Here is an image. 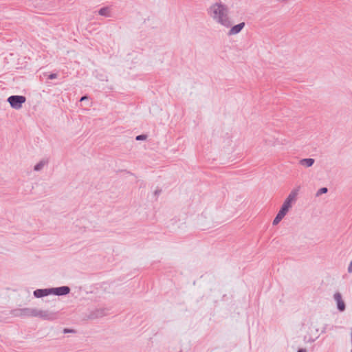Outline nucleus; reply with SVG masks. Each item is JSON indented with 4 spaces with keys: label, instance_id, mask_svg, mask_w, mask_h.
Here are the masks:
<instances>
[{
    "label": "nucleus",
    "instance_id": "obj_1",
    "mask_svg": "<svg viewBox=\"0 0 352 352\" xmlns=\"http://www.w3.org/2000/svg\"><path fill=\"white\" fill-rule=\"evenodd\" d=\"M210 17L217 24L228 28L232 25L230 9L221 1L212 3L208 9Z\"/></svg>",
    "mask_w": 352,
    "mask_h": 352
},
{
    "label": "nucleus",
    "instance_id": "obj_2",
    "mask_svg": "<svg viewBox=\"0 0 352 352\" xmlns=\"http://www.w3.org/2000/svg\"><path fill=\"white\" fill-rule=\"evenodd\" d=\"M16 316L38 317L43 320H53L56 319V314L47 310H41L36 308H24L17 311Z\"/></svg>",
    "mask_w": 352,
    "mask_h": 352
},
{
    "label": "nucleus",
    "instance_id": "obj_3",
    "mask_svg": "<svg viewBox=\"0 0 352 352\" xmlns=\"http://www.w3.org/2000/svg\"><path fill=\"white\" fill-rule=\"evenodd\" d=\"M25 100V97L23 96H11L8 98V102L10 106L15 109H21Z\"/></svg>",
    "mask_w": 352,
    "mask_h": 352
},
{
    "label": "nucleus",
    "instance_id": "obj_4",
    "mask_svg": "<svg viewBox=\"0 0 352 352\" xmlns=\"http://www.w3.org/2000/svg\"><path fill=\"white\" fill-rule=\"evenodd\" d=\"M299 187L294 188L288 195L283 204L288 206L292 208L293 204H294L297 199V196L299 192Z\"/></svg>",
    "mask_w": 352,
    "mask_h": 352
},
{
    "label": "nucleus",
    "instance_id": "obj_5",
    "mask_svg": "<svg viewBox=\"0 0 352 352\" xmlns=\"http://www.w3.org/2000/svg\"><path fill=\"white\" fill-rule=\"evenodd\" d=\"M299 187L294 188L288 195L283 204L288 206L292 208L293 204H294L297 199V196L299 192Z\"/></svg>",
    "mask_w": 352,
    "mask_h": 352
},
{
    "label": "nucleus",
    "instance_id": "obj_6",
    "mask_svg": "<svg viewBox=\"0 0 352 352\" xmlns=\"http://www.w3.org/2000/svg\"><path fill=\"white\" fill-rule=\"evenodd\" d=\"M291 209L290 207L288 206H286L285 204H283L280 210L278 211V214H276V217L273 220V225L276 226L279 223V222L285 217V216L287 214L289 210Z\"/></svg>",
    "mask_w": 352,
    "mask_h": 352
},
{
    "label": "nucleus",
    "instance_id": "obj_7",
    "mask_svg": "<svg viewBox=\"0 0 352 352\" xmlns=\"http://www.w3.org/2000/svg\"><path fill=\"white\" fill-rule=\"evenodd\" d=\"M51 294L56 296H64L67 295L70 292V288L67 286H62L59 287L50 288Z\"/></svg>",
    "mask_w": 352,
    "mask_h": 352
},
{
    "label": "nucleus",
    "instance_id": "obj_8",
    "mask_svg": "<svg viewBox=\"0 0 352 352\" xmlns=\"http://www.w3.org/2000/svg\"><path fill=\"white\" fill-rule=\"evenodd\" d=\"M334 300L337 303V307L340 311L345 310V303L342 300V295L339 292H336L333 295Z\"/></svg>",
    "mask_w": 352,
    "mask_h": 352
},
{
    "label": "nucleus",
    "instance_id": "obj_9",
    "mask_svg": "<svg viewBox=\"0 0 352 352\" xmlns=\"http://www.w3.org/2000/svg\"><path fill=\"white\" fill-rule=\"evenodd\" d=\"M245 24L244 22H241L237 25H235L232 27V25L229 28L230 30L228 31V34L229 36L236 35L239 34L245 27Z\"/></svg>",
    "mask_w": 352,
    "mask_h": 352
},
{
    "label": "nucleus",
    "instance_id": "obj_10",
    "mask_svg": "<svg viewBox=\"0 0 352 352\" xmlns=\"http://www.w3.org/2000/svg\"><path fill=\"white\" fill-rule=\"evenodd\" d=\"M51 294V289H38L34 292L36 298H41Z\"/></svg>",
    "mask_w": 352,
    "mask_h": 352
},
{
    "label": "nucleus",
    "instance_id": "obj_11",
    "mask_svg": "<svg viewBox=\"0 0 352 352\" xmlns=\"http://www.w3.org/2000/svg\"><path fill=\"white\" fill-rule=\"evenodd\" d=\"M315 160L313 158H304L299 161V164L304 167H311L314 165Z\"/></svg>",
    "mask_w": 352,
    "mask_h": 352
},
{
    "label": "nucleus",
    "instance_id": "obj_12",
    "mask_svg": "<svg viewBox=\"0 0 352 352\" xmlns=\"http://www.w3.org/2000/svg\"><path fill=\"white\" fill-rule=\"evenodd\" d=\"M48 163V160H41L38 163H37L34 167V170L35 171H40L41 170L43 167L47 164Z\"/></svg>",
    "mask_w": 352,
    "mask_h": 352
},
{
    "label": "nucleus",
    "instance_id": "obj_13",
    "mask_svg": "<svg viewBox=\"0 0 352 352\" xmlns=\"http://www.w3.org/2000/svg\"><path fill=\"white\" fill-rule=\"evenodd\" d=\"M98 13L101 16H110V10L108 7H104L99 10Z\"/></svg>",
    "mask_w": 352,
    "mask_h": 352
},
{
    "label": "nucleus",
    "instance_id": "obj_14",
    "mask_svg": "<svg viewBox=\"0 0 352 352\" xmlns=\"http://www.w3.org/2000/svg\"><path fill=\"white\" fill-rule=\"evenodd\" d=\"M327 191H328V189L326 187L321 188L320 189H319L318 190L316 195L317 197H318V196L321 195L322 194L327 192Z\"/></svg>",
    "mask_w": 352,
    "mask_h": 352
},
{
    "label": "nucleus",
    "instance_id": "obj_15",
    "mask_svg": "<svg viewBox=\"0 0 352 352\" xmlns=\"http://www.w3.org/2000/svg\"><path fill=\"white\" fill-rule=\"evenodd\" d=\"M317 338H318L317 336H316L315 338H311V337H308L307 336H305V341L307 342H313L317 339Z\"/></svg>",
    "mask_w": 352,
    "mask_h": 352
},
{
    "label": "nucleus",
    "instance_id": "obj_16",
    "mask_svg": "<svg viewBox=\"0 0 352 352\" xmlns=\"http://www.w3.org/2000/svg\"><path fill=\"white\" fill-rule=\"evenodd\" d=\"M136 140H144L146 139V135H139L136 137Z\"/></svg>",
    "mask_w": 352,
    "mask_h": 352
},
{
    "label": "nucleus",
    "instance_id": "obj_17",
    "mask_svg": "<svg viewBox=\"0 0 352 352\" xmlns=\"http://www.w3.org/2000/svg\"><path fill=\"white\" fill-rule=\"evenodd\" d=\"M50 79L52 80V79H55L57 78V74H51L49 77H48Z\"/></svg>",
    "mask_w": 352,
    "mask_h": 352
},
{
    "label": "nucleus",
    "instance_id": "obj_18",
    "mask_svg": "<svg viewBox=\"0 0 352 352\" xmlns=\"http://www.w3.org/2000/svg\"><path fill=\"white\" fill-rule=\"evenodd\" d=\"M348 272L349 273L352 272V261L350 262L349 265L348 267Z\"/></svg>",
    "mask_w": 352,
    "mask_h": 352
},
{
    "label": "nucleus",
    "instance_id": "obj_19",
    "mask_svg": "<svg viewBox=\"0 0 352 352\" xmlns=\"http://www.w3.org/2000/svg\"><path fill=\"white\" fill-rule=\"evenodd\" d=\"M87 99H88V97H87V96H82V97L80 98V101H83V100H87Z\"/></svg>",
    "mask_w": 352,
    "mask_h": 352
},
{
    "label": "nucleus",
    "instance_id": "obj_20",
    "mask_svg": "<svg viewBox=\"0 0 352 352\" xmlns=\"http://www.w3.org/2000/svg\"><path fill=\"white\" fill-rule=\"evenodd\" d=\"M277 1H279V2H287L289 1V0H276Z\"/></svg>",
    "mask_w": 352,
    "mask_h": 352
},
{
    "label": "nucleus",
    "instance_id": "obj_21",
    "mask_svg": "<svg viewBox=\"0 0 352 352\" xmlns=\"http://www.w3.org/2000/svg\"><path fill=\"white\" fill-rule=\"evenodd\" d=\"M298 352H306L305 349H299Z\"/></svg>",
    "mask_w": 352,
    "mask_h": 352
},
{
    "label": "nucleus",
    "instance_id": "obj_22",
    "mask_svg": "<svg viewBox=\"0 0 352 352\" xmlns=\"http://www.w3.org/2000/svg\"><path fill=\"white\" fill-rule=\"evenodd\" d=\"M158 192H160V190L155 191V194H157V193H158Z\"/></svg>",
    "mask_w": 352,
    "mask_h": 352
},
{
    "label": "nucleus",
    "instance_id": "obj_23",
    "mask_svg": "<svg viewBox=\"0 0 352 352\" xmlns=\"http://www.w3.org/2000/svg\"><path fill=\"white\" fill-rule=\"evenodd\" d=\"M158 192H160V190L155 191V194H157V193H158Z\"/></svg>",
    "mask_w": 352,
    "mask_h": 352
}]
</instances>
